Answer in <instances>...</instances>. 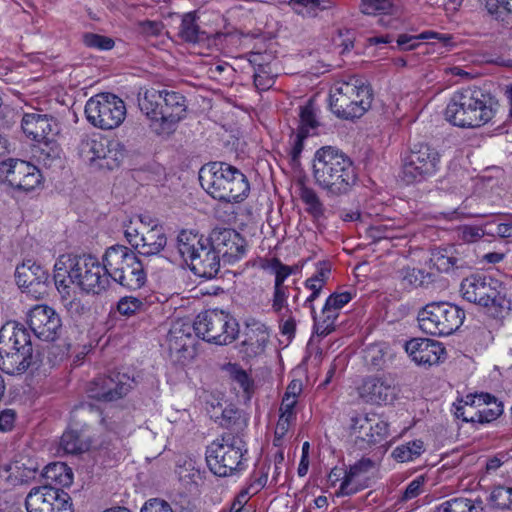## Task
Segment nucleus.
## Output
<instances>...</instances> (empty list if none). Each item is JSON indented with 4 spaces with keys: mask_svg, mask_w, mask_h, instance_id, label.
Returning a JSON list of instances; mask_svg holds the SVG:
<instances>
[{
    "mask_svg": "<svg viewBox=\"0 0 512 512\" xmlns=\"http://www.w3.org/2000/svg\"><path fill=\"white\" fill-rule=\"evenodd\" d=\"M54 281L58 291L67 295L71 284L93 294H100L110 284L105 263L91 255L60 256L54 265Z\"/></svg>",
    "mask_w": 512,
    "mask_h": 512,
    "instance_id": "f257e3e1",
    "label": "nucleus"
},
{
    "mask_svg": "<svg viewBox=\"0 0 512 512\" xmlns=\"http://www.w3.org/2000/svg\"><path fill=\"white\" fill-rule=\"evenodd\" d=\"M312 176L315 184L328 197L347 195L357 182L352 160L333 146L316 150L312 159Z\"/></svg>",
    "mask_w": 512,
    "mask_h": 512,
    "instance_id": "f03ea898",
    "label": "nucleus"
},
{
    "mask_svg": "<svg viewBox=\"0 0 512 512\" xmlns=\"http://www.w3.org/2000/svg\"><path fill=\"white\" fill-rule=\"evenodd\" d=\"M138 106L150 120V128L159 136L172 134L185 117V97L176 91L145 89L139 92Z\"/></svg>",
    "mask_w": 512,
    "mask_h": 512,
    "instance_id": "7ed1b4c3",
    "label": "nucleus"
},
{
    "mask_svg": "<svg viewBox=\"0 0 512 512\" xmlns=\"http://www.w3.org/2000/svg\"><path fill=\"white\" fill-rule=\"evenodd\" d=\"M496 106L497 101L490 93L476 86L468 87L453 93L445 118L457 127L477 128L492 120Z\"/></svg>",
    "mask_w": 512,
    "mask_h": 512,
    "instance_id": "20e7f679",
    "label": "nucleus"
},
{
    "mask_svg": "<svg viewBox=\"0 0 512 512\" xmlns=\"http://www.w3.org/2000/svg\"><path fill=\"white\" fill-rule=\"evenodd\" d=\"M199 181L214 199L239 202L248 196L250 185L247 177L236 167L225 162H210L199 171Z\"/></svg>",
    "mask_w": 512,
    "mask_h": 512,
    "instance_id": "39448f33",
    "label": "nucleus"
},
{
    "mask_svg": "<svg viewBox=\"0 0 512 512\" xmlns=\"http://www.w3.org/2000/svg\"><path fill=\"white\" fill-rule=\"evenodd\" d=\"M372 99L371 87L352 76L347 81H337L331 88L330 109L339 118H359L371 107Z\"/></svg>",
    "mask_w": 512,
    "mask_h": 512,
    "instance_id": "423d86ee",
    "label": "nucleus"
},
{
    "mask_svg": "<svg viewBox=\"0 0 512 512\" xmlns=\"http://www.w3.org/2000/svg\"><path fill=\"white\" fill-rule=\"evenodd\" d=\"M103 263L109 278L127 289H139L146 282L147 275L142 262L127 246L113 245L107 248Z\"/></svg>",
    "mask_w": 512,
    "mask_h": 512,
    "instance_id": "0eeeda50",
    "label": "nucleus"
},
{
    "mask_svg": "<svg viewBox=\"0 0 512 512\" xmlns=\"http://www.w3.org/2000/svg\"><path fill=\"white\" fill-rule=\"evenodd\" d=\"M246 443L242 436L230 432L213 441L206 450V461L217 476L227 477L243 471Z\"/></svg>",
    "mask_w": 512,
    "mask_h": 512,
    "instance_id": "6e6552de",
    "label": "nucleus"
},
{
    "mask_svg": "<svg viewBox=\"0 0 512 512\" xmlns=\"http://www.w3.org/2000/svg\"><path fill=\"white\" fill-rule=\"evenodd\" d=\"M499 283L491 277L471 275L462 280L460 292L470 303L483 306L495 318H503L511 308V301L499 290Z\"/></svg>",
    "mask_w": 512,
    "mask_h": 512,
    "instance_id": "1a4fd4ad",
    "label": "nucleus"
},
{
    "mask_svg": "<svg viewBox=\"0 0 512 512\" xmlns=\"http://www.w3.org/2000/svg\"><path fill=\"white\" fill-rule=\"evenodd\" d=\"M78 153L81 159L92 169L113 170L119 167L125 157L123 144L100 134L82 137Z\"/></svg>",
    "mask_w": 512,
    "mask_h": 512,
    "instance_id": "9d476101",
    "label": "nucleus"
},
{
    "mask_svg": "<svg viewBox=\"0 0 512 512\" xmlns=\"http://www.w3.org/2000/svg\"><path fill=\"white\" fill-rule=\"evenodd\" d=\"M464 319V310L447 302L427 304L418 315L421 330L433 336L451 335L463 324Z\"/></svg>",
    "mask_w": 512,
    "mask_h": 512,
    "instance_id": "9b49d317",
    "label": "nucleus"
},
{
    "mask_svg": "<svg viewBox=\"0 0 512 512\" xmlns=\"http://www.w3.org/2000/svg\"><path fill=\"white\" fill-rule=\"evenodd\" d=\"M192 325L197 337L217 345L232 343L239 333L236 320L220 310H207L200 313Z\"/></svg>",
    "mask_w": 512,
    "mask_h": 512,
    "instance_id": "f8f14e48",
    "label": "nucleus"
},
{
    "mask_svg": "<svg viewBox=\"0 0 512 512\" xmlns=\"http://www.w3.org/2000/svg\"><path fill=\"white\" fill-rule=\"evenodd\" d=\"M85 115L90 124L102 130H112L121 125L126 116L125 103L111 93H99L85 105Z\"/></svg>",
    "mask_w": 512,
    "mask_h": 512,
    "instance_id": "ddd939ff",
    "label": "nucleus"
},
{
    "mask_svg": "<svg viewBox=\"0 0 512 512\" xmlns=\"http://www.w3.org/2000/svg\"><path fill=\"white\" fill-rule=\"evenodd\" d=\"M440 164V154L427 143H415L403 159L402 178L407 184L433 176Z\"/></svg>",
    "mask_w": 512,
    "mask_h": 512,
    "instance_id": "4468645a",
    "label": "nucleus"
},
{
    "mask_svg": "<svg viewBox=\"0 0 512 512\" xmlns=\"http://www.w3.org/2000/svg\"><path fill=\"white\" fill-rule=\"evenodd\" d=\"M0 177L16 190L29 192L41 183L39 169L20 159H7L0 163Z\"/></svg>",
    "mask_w": 512,
    "mask_h": 512,
    "instance_id": "2eb2a0df",
    "label": "nucleus"
},
{
    "mask_svg": "<svg viewBox=\"0 0 512 512\" xmlns=\"http://www.w3.org/2000/svg\"><path fill=\"white\" fill-rule=\"evenodd\" d=\"M27 324L34 335L43 341H55L62 328L60 316L47 305H35L27 313Z\"/></svg>",
    "mask_w": 512,
    "mask_h": 512,
    "instance_id": "dca6fc26",
    "label": "nucleus"
},
{
    "mask_svg": "<svg viewBox=\"0 0 512 512\" xmlns=\"http://www.w3.org/2000/svg\"><path fill=\"white\" fill-rule=\"evenodd\" d=\"M208 240L226 263L233 264L246 254L245 239L233 229L214 228Z\"/></svg>",
    "mask_w": 512,
    "mask_h": 512,
    "instance_id": "f3484780",
    "label": "nucleus"
},
{
    "mask_svg": "<svg viewBox=\"0 0 512 512\" xmlns=\"http://www.w3.org/2000/svg\"><path fill=\"white\" fill-rule=\"evenodd\" d=\"M132 380L126 374L113 372L108 376H99L89 385L87 392L89 397L102 401H115L131 389Z\"/></svg>",
    "mask_w": 512,
    "mask_h": 512,
    "instance_id": "a211bd4d",
    "label": "nucleus"
},
{
    "mask_svg": "<svg viewBox=\"0 0 512 512\" xmlns=\"http://www.w3.org/2000/svg\"><path fill=\"white\" fill-rule=\"evenodd\" d=\"M358 393L364 402L370 404H387L395 397V386L386 376H369L358 388Z\"/></svg>",
    "mask_w": 512,
    "mask_h": 512,
    "instance_id": "6ab92c4d",
    "label": "nucleus"
},
{
    "mask_svg": "<svg viewBox=\"0 0 512 512\" xmlns=\"http://www.w3.org/2000/svg\"><path fill=\"white\" fill-rule=\"evenodd\" d=\"M194 328L192 323L177 321L167 335V345L171 354H179L181 358H193L195 350Z\"/></svg>",
    "mask_w": 512,
    "mask_h": 512,
    "instance_id": "aec40b11",
    "label": "nucleus"
},
{
    "mask_svg": "<svg viewBox=\"0 0 512 512\" xmlns=\"http://www.w3.org/2000/svg\"><path fill=\"white\" fill-rule=\"evenodd\" d=\"M405 350L416 364L429 366L437 364L445 353L440 342L427 338L411 339L406 342Z\"/></svg>",
    "mask_w": 512,
    "mask_h": 512,
    "instance_id": "412c9836",
    "label": "nucleus"
},
{
    "mask_svg": "<svg viewBox=\"0 0 512 512\" xmlns=\"http://www.w3.org/2000/svg\"><path fill=\"white\" fill-rule=\"evenodd\" d=\"M0 348L4 351L33 353L31 337L23 324L16 321L5 323L0 329Z\"/></svg>",
    "mask_w": 512,
    "mask_h": 512,
    "instance_id": "4be33fe9",
    "label": "nucleus"
},
{
    "mask_svg": "<svg viewBox=\"0 0 512 512\" xmlns=\"http://www.w3.org/2000/svg\"><path fill=\"white\" fill-rule=\"evenodd\" d=\"M220 257L217 250L207 240L189 260L190 269L199 277L212 279L220 270Z\"/></svg>",
    "mask_w": 512,
    "mask_h": 512,
    "instance_id": "5701e85b",
    "label": "nucleus"
},
{
    "mask_svg": "<svg viewBox=\"0 0 512 512\" xmlns=\"http://www.w3.org/2000/svg\"><path fill=\"white\" fill-rule=\"evenodd\" d=\"M375 466L369 458H362L345 472L337 496H350L367 487L366 475Z\"/></svg>",
    "mask_w": 512,
    "mask_h": 512,
    "instance_id": "b1692460",
    "label": "nucleus"
},
{
    "mask_svg": "<svg viewBox=\"0 0 512 512\" xmlns=\"http://www.w3.org/2000/svg\"><path fill=\"white\" fill-rule=\"evenodd\" d=\"M16 283L29 293H43L49 279L48 272L39 264L28 260L18 266L15 271Z\"/></svg>",
    "mask_w": 512,
    "mask_h": 512,
    "instance_id": "393cba45",
    "label": "nucleus"
},
{
    "mask_svg": "<svg viewBox=\"0 0 512 512\" xmlns=\"http://www.w3.org/2000/svg\"><path fill=\"white\" fill-rule=\"evenodd\" d=\"M21 127L28 138L47 146L49 135L54 134L56 121L47 114L26 113L22 118Z\"/></svg>",
    "mask_w": 512,
    "mask_h": 512,
    "instance_id": "a878e982",
    "label": "nucleus"
},
{
    "mask_svg": "<svg viewBox=\"0 0 512 512\" xmlns=\"http://www.w3.org/2000/svg\"><path fill=\"white\" fill-rule=\"evenodd\" d=\"M269 332L262 323L248 326L245 339L241 342L239 352L243 358L250 359L264 353L269 342Z\"/></svg>",
    "mask_w": 512,
    "mask_h": 512,
    "instance_id": "bb28decb",
    "label": "nucleus"
},
{
    "mask_svg": "<svg viewBox=\"0 0 512 512\" xmlns=\"http://www.w3.org/2000/svg\"><path fill=\"white\" fill-rule=\"evenodd\" d=\"M167 244V237L163 227L153 225L146 232L141 233L139 244H136V251L143 256H154L159 254Z\"/></svg>",
    "mask_w": 512,
    "mask_h": 512,
    "instance_id": "cd10ccee",
    "label": "nucleus"
},
{
    "mask_svg": "<svg viewBox=\"0 0 512 512\" xmlns=\"http://www.w3.org/2000/svg\"><path fill=\"white\" fill-rule=\"evenodd\" d=\"M32 363V354L17 352L16 350L4 351L0 348V369L9 375L24 373Z\"/></svg>",
    "mask_w": 512,
    "mask_h": 512,
    "instance_id": "c85d7f7f",
    "label": "nucleus"
},
{
    "mask_svg": "<svg viewBox=\"0 0 512 512\" xmlns=\"http://www.w3.org/2000/svg\"><path fill=\"white\" fill-rule=\"evenodd\" d=\"M38 470V464L31 459L16 460L4 467V471L7 473L6 480L12 485L22 484L34 479Z\"/></svg>",
    "mask_w": 512,
    "mask_h": 512,
    "instance_id": "c756f323",
    "label": "nucleus"
},
{
    "mask_svg": "<svg viewBox=\"0 0 512 512\" xmlns=\"http://www.w3.org/2000/svg\"><path fill=\"white\" fill-rule=\"evenodd\" d=\"M56 497V488L51 485L33 487L28 493L25 505L27 512H48L49 503Z\"/></svg>",
    "mask_w": 512,
    "mask_h": 512,
    "instance_id": "7c9ffc66",
    "label": "nucleus"
},
{
    "mask_svg": "<svg viewBox=\"0 0 512 512\" xmlns=\"http://www.w3.org/2000/svg\"><path fill=\"white\" fill-rule=\"evenodd\" d=\"M476 409H478V423H489L497 419L503 413V405L497 399L488 394L481 393L474 395Z\"/></svg>",
    "mask_w": 512,
    "mask_h": 512,
    "instance_id": "2f4dec72",
    "label": "nucleus"
},
{
    "mask_svg": "<svg viewBox=\"0 0 512 512\" xmlns=\"http://www.w3.org/2000/svg\"><path fill=\"white\" fill-rule=\"evenodd\" d=\"M435 39L442 43L444 47H452L454 45L453 36L451 34H443L434 31H424L419 35L401 34L397 38V45L402 50H413L420 46L418 40Z\"/></svg>",
    "mask_w": 512,
    "mask_h": 512,
    "instance_id": "473e14b6",
    "label": "nucleus"
},
{
    "mask_svg": "<svg viewBox=\"0 0 512 512\" xmlns=\"http://www.w3.org/2000/svg\"><path fill=\"white\" fill-rule=\"evenodd\" d=\"M398 273L405 288L428 287L435 280L434 273L415 267H404Z\"/></svg>",
    "mask_w": 512,
    "mask_h": 512,
    "instance_id": "72a5a7b5",
    "label": "nucleus"
},
{
    "mask_svg": "<svg viewBox=\"0 0 512 512\" xmlns=\"http://www.w3.org/2000/svg\"><path fill=\"white\" fill-rule=\"evenodd\" d=\"M207 240L197 233L182 230L177 237V248L184 261L188 262Z\"/></svg>",
    "mask_w": 512,
    "mask_h": 512,
    "instance_id": "f704fd0d",
    "label": "nucleus"
},
{
    "mask_svg": "<svg viewBox=\"0 0 512 512\" xmlns=\"http://www.w3.org/2000/svg\"><path fill=\"white\" fill-rule=\"evenodd\" d=\"M300 199L305 204V210L312 217L314 222H319L327 218L326 208L314 189L303 186L300 189Z\"/></svg>",
    "mask_w": 512,
    "mask_h": 512,
    "instance_id": "c9c22d12",
    "label": "nucleus"
},
{
    "mask_svg": "<svg viewBox=\"0 0 512 512\" xmlns=\"http://www.w3.org/2000/svg\"><path fill=\"white\" fill-rule=\"evenodd\" d=\"M42 476L47 481L61 487H69L73 483L72 469L63 462H54L46 465Z\"/></svg>",
    "mask_w": 512,
    "mask_h": 512,
    "instance_id": "e433bc0d",
    "label": "nucleus"
},
{
    "mask_svg": "<svg viewBox=\"0 0 512 512\" xmlns=\"http://www.w3.org/2000/svg\"><path fill=\"white\" fill-rule=\"evenodd\" d=\"M196 19V12H188L182 17L179 36L185 42L198 43L205 38V33L200 30Z\"/></svg>",
    "mask_w": 512,
    "mask_h": 512,
    "instance_id": "4c0bfd02",
    "label": "nucleus"
},
{
    "mask_svg": "<svg viewBox=\"0 0 512 512\" xmlns=\"http://www.w3.org/2000/svg\"><path fill=\"white\" fill-rule=\"evenodd\" d=\"M320 125L317 108L312 100H309L305 105L300 107L299 111V126L298 131L304 132L307 135L314 133V130Z\"/></svg>",
    "mask_w": 512,
    "mask_h": 512,
    "instance_id": "58836bf2",
    "label": "nucleus"
},
{
    "mask_svg": "<svg viewBox=\"0 0 512 512\" xmlns=\"http://www.w3.org/2000/svg\"><path fill=\"white\" fill-rule=\"evenodd\" d=\"M424 451V442L417 439L397 446L392 452V457L398 462H409L419 458Z\"/></svg>",
    "mask_w": 512,
    "mask_h": 512,
    "instance_id": "ea45409f",
    "label": "nucleus"
},
{
    "mask_svg": "<svg viewBox=\"0 0 512 512\" xmlns=\"http://www.w3.org/2000/svg\"><path fill=\"white\" fill-rule=\"evenodd\" d=\"M431 262L440 272H448L451 269L463 267V261L453 255L452 249H443L434 252L431 257Z\"/></svg>",
    "mask_w": 512,
    "mask_h": 512,
    "instance_id": "a19ab883",
    "label": "nucleus"
},
{
    "mask_svg": "<svg viewBox=\"0 0 512 512\" xmlns=\"http://www.w3.org/2000/svg\"><path fill=\"white\" fill-rule=\"evenodd\" d=\"M448 512H482L483 501L466 497H455L442 502Z\"/></svg>",
    "mask_w": 512,
    "mask_h": 512,
    "instance_id": "79ce46f5",
    "label": "nucleus"
},
{
    "mask_svg": "<svg viewBox=\"0 0 512 512\" xmlns=\"http://www.w3.org/2000/svg\"><path fill=\"white\" fill-rule=\"evenodd\" d=\"M59 447L66 454H79L88 449L79 432L70 429L62 434Z\"/></svg>",
    "mask_w": 512,
    "mask_h": 512,
    "instance_id": "37998d69",
    "label": "nucleus"
},
{
    "mask_svg": "<svg viewBox=\"0 0 512 512\" xmlns=\"http://www.w3.org/2000/svg\"><path fill=\"white\" fill-rule=\"evenodd\" d=\"M488 502L500 510H512V487L496 486L490 493Z\"/></svg>",
    "mask_w": 512,
    "mask_h": 512,
    "instance_id": "c03bdc74",
    "label": "nucleus"
},
{
    "mask_svg": "<svg viewBox=\"0 0 512 512\" xmlns=\"http://www.w3.org/2000/svg\"><path fill=\"white\" fill-rule=\"evenodd\" d=\"M288 4L297 14L312 16L317 10L327 9L329 0H290Z\"/></svg>",
    "mask_w": 512,
    "mask_h": 512,
    "instance_id": "a18cd8bd",
    "label": "nucleus"
},
{
    "mask_svg": "<svg viewBox=\"0 0 512 512\" xmlns=\"http://www.w3.org/2000/svg\"><path fill=\"white\" fill-rule=\"evenodd\" d=\"M371 420V430L367 431V436L365 437V442L367 444H377L384 440L389 433L388 423L384 420L373 415L370 417Z\"/></svg>",
    "mask_w": 512,
    "mask_h": 512,
    "instance_id": "49530a36",
    "label": "nucleus"
},
{
    "mask_svg": "<svg viewBox=\"0 0 512 512\" xmlns=\"http://www.w3.org/2000/svg\"><path fill=\"white\" fill-rule=\"evenodd\" d=\"M386 352L380 344H373L364 350L363 359L371 369L379 370L386 363Z\"/></svg>",
    "mask_w": 512,
    "mask_h": 512,
    "instance_id": "de8ad7c7",
    "label": "nucleus"
},
{
    "mask_svg": "<svg viewBox=\"0 0 512 512\" xmlns=\"http://www.w3.org/2000/svg\"><path fill=\"white\" fill-rule=\"evenodd\" d=\"M455 415L465 422L478 423V409L474 395H468L463 405L456 406Z\"/></svg>",
    "mask_w": 512,
    "mask_h": 512,
    "instance_id": "09e8293b",
    "label": "nucleus"
},
{
    "mask_svg": "<svg viewBox=\"0 0 512 512\" xmlns=\"http://www.w3.org/2000/svg\"><path fill=\"white\" fill-rule=\"evenodd\" d=\"M144 306L145 303L141 299L133 296H126L122 297L118 301L117 310L121 315L130 317L143 311Z\"/></svg>",
    "mask_w": 512,
    "mask_h": 512,
    "instance_id": "8fccbe9b",
    "label": "nucleus"
},
{
    "mask_svg": "<svg viewBox=\"0 0 512 512\" xmlns=\"http://www.w3.org/2000/svg\"><path fill=\"white\" fill-rule=\"evenodd\" d=\"M275 73L273 70L272 65L254 70L253 78H254V85L258 90H268L270 89L274 83Z\"/></svg>",
    "mask_w": 512,
    "mask_h": 512,
    "instance_id": "3c124183",
    "label": "nucleus"
},
{
    "mask_svg": "<svg viewBox=\"0 0 512 512\" xmlns=\"http://www.w3.org/2000/svg\"><path fill=\"white\" fill-rule=\"evenodd\" d=\"M393 7L392 0H362L360 9L367 15L387 14Z\"/></svg>",
    "mask_w": 512,
    "mask_h": 512,
    "instance_id": "603ef678",
    "label": "nucleus"
},
{
    "mask_svg": "<svg viewBox=\"0 0 512 512\" xmlns=\"http://www.w3.org/2000/svg\"><path fill=\"white\" fill-rule=\"evenodd\" d=\"M289 287L288 286H274V293L272 299V309L277 314H282L285 309L286 313H290L288 308Z\"/></svg>",
    "mask_w": 512,
    "mask_h": 512,
    "instance_id": "864d4df0",
    "label": "nucleus"
},
{
    "mask_svg": "<svg viewBox=\"0 0 512 512\" xmlns=\"http://www.w3.org/2000/svg\"><path fill=\"white\" fill-rule=\"evenodd\" d=\"M350 429L352 434H354L357 439H360L365 442L367 431L371 430L370 417L368 415H357L353 417L351 419Z\"/></svg>",
    "mask_w": 512,
    "mask_h": 512,
    "instance_id": "5fc2aeb1",
    "label": "nucleus"
},
{
    "mask_svg": "<svg viewBox=\"0 0 512 512\" xmlns=\"http://www.w3.org/2000/svg\"><path fill=\"white\" fill-rule=\"evenodd\" d=\"M49 503L48 512H73L72 503L70 496L64 492L56 488V497Z\"/></svg>",
    "mask_w": 512,
    "mask_h": 512,
    "instance_id": "6e6d98bb",
    "label": "nucleus"
},
{
    "mask_svg": "<svg viewBox=\"0 0 512 512\" xmlns=\"http://www.w3.org/2000/svg\"><path fill=\"white\" fill-rule=\"evenodd\" d=\"M83 42L87 47L99 50H110L114 46V41L111 38L94 33L84 34Z\"/></svg>",
    "mask_w": 512,
    "mask_h": 512,
    "instance_id": "4d7b16f0",
    "label": "nucleus"
},
{
    "mask_svg": "<svg viewBox=\"0 0 512 512\" xmlns=\"http://www.w3.org/2000/svg\"><path fill=\"white\" fill-rule=\"evenodd\" d=\"M309 135L305 134L304 132H300L297 130V132L293 135L292 137V142H291V151H290V156H291V161L294 163V164H298L299 163V159H300V155L303 151V148H304V140L308 137Z\"/></svg>",
    "mask_w": 512,
    "mask_h": 512,
    "instance_id": "13d9d810",
    "label": "nucleus"
},
{
    "mask_svg": "<svg viewBox=\"0 0 512 512\" xmlns=\"http://www.w3.org/2000/svg\"><path fill=\"white\" fill-rule=\"evenodd\" d=\"M231 377L246 394L251 392L253 383L245 370L233 366L231 369Z\"/></svg>",
    "mask_w": 512,
    "mask_h": 512,
    "instance_id": "bf43d9fd",
    "label": "nucleus"
},
{
    "mask_svg": "<svg viewBox=\"0 0 512 512\" xmlns=\"http://www.w3.org/2000/svg\"><path fill=\"white\" fill-rule=\"evenodd\" d=\"M331 272V266L327 262H320L317 266V270L313 276L306 280L307 284H321L324 286L329 278Z\"/></svg>",
    "mask_w": 512,
    "mask_h": 512,
    "instance_id": "052dcab7",
    "label": "nucleus"
},
{
    "mask_svg": "<svg viewBox=\"0 0 512 512\" xmlns=\"http://www.w3.org/2000/svg\"><path fill=\"white\" fill-rule=\"evenodd\" d=\"M140 512H174L171 505L165 500L152 498L145 502Z\"/></svg>",
    "mask_w": 512,
    "mask_h": 512,
    "instance_id": "680f3d73",
    "label": "nucleus"
},
{
    "mask_svg": "<svg viewBox=\"0 0 512 512\" xmlns=\"http://www.w3.org/2000/svg\"><path fill=\"white\" fill-rule=\"evenodd\" d=\"M241 420V412L233 407L229 406L222 410L220 424L226 428H231Z\"/></svg>",
    "mask_w": 512,
    "mask_h": 512,
    "instance_id": "e2e57ef3",
    "label": "nucleus"
},
{
    "mask_svg": "<svg viewBox=\"0 0 512 512\" xmlns=\"http://www.w3.org/2000/svg\"><path fill=\"white\" fill-rule=\"evenodd\" d=\"M312 317H313V320H314V331H315V333L318 336L325 337V336H327L328 334H330L334 330V328H335L334 323L335 322H333L332 320L326 319V318H324L322 316L317 318L316 313L312 314Z\"/></svg>",
    "mask_w": 512,
    "mask_h": 512,
    "instance_id": "0e129e2a",
    "label": "nucleus"
},
{
    "mask_svg": "<svg viewBox=\"0 0 512 512\" xmlns=\"http://www.w3.org/2000/svg\"><path fill=\"white\" fill-rule=\"evenodd\" d=\"M461 238L466 242H475L485 235L484 226H468L461 227Z\"/></svg>",
    "mask_w": 512,
    "mask_h": 512,
    "instance_id": "69168bd1",
    "label": "nucleus"
},
{
    "mask_svg": "<svg viewBox=\"0 0 512 512\" xmlns=\"http://www.w3.org/2000/svg\"><path fill=\"white\" fill-rule=\"evenodd\" d=\"M351 299H352V296L349 292L334 293L327 298L325 303L328 304V307H332V308L336 309L337 311H339Z\"/></svg>",
    "mask_w": 512,
    "mask_h": 512,
    "instance_id": "338daca9",
    "label": "nucleus"
},
{
    "mask_svg": "<svg viewBox=\"0 0 512 512\" xmlns=\"http://www.w3.org/2000/svg\"><path fill=\"white\" fill-rule=\"evenodd\" d=\"M272 56L267 53L252 52L249 55V63L253 66V69H261L272 65Z\"/></svg>",
    "mask_w": 512,
    "mask_h": 512,
    "instance_id": "774afa93",
    "label": "nucleus"
}]
</instances>
